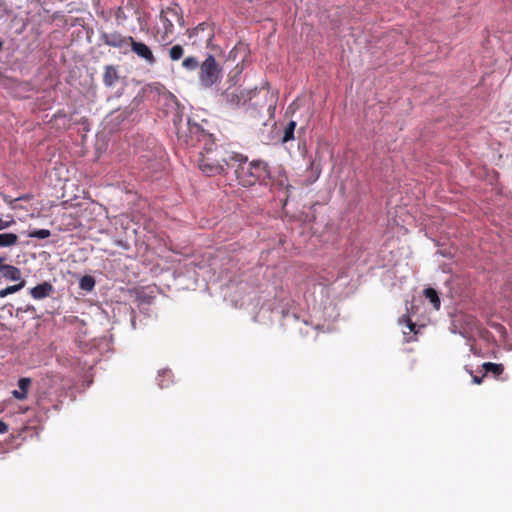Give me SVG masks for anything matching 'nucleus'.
<instances>
[{"label":"nucleus","instance_id":"obj_28","mask_svg":"<svg viewBox=\"0 0 512 512\" xmlns=\"http://www.w3.org/2000/svg\"><path fill=\"white\" fill-rule=\"evenodd\" d=\"M8 266H9L8 264L4 263V258L0 257V272L3 273L6 269V267H8Z\"/></svg>","mask_w":512,"mask_h":512},{"label":"nucleus","instance_id":"obj_23","mask_svg":"<svg viewBox=\"0 0 512 512\" xmlns=\"http://www.w3.org/2000/svg\"><path fill=\"white\" fill-rule=\"evenodd\" d=\"M8 218L9 219H7V220L0 218V231L15 224V220H14L13 216H8Z\"/></svg>","mask_w":512,"mask_h":512},{"label":"nucleus","instance_id":"obj_26","mask_svg":"<svg viewBox=\"0 0 512 512\" xmlns=\"http://www.w3.org/2000/svg\"><path fill=\"white\" fill-rule=\"evenodd\" d=\"M485 376H486L485 373L482 376H473V380L472 381H473L474 384H478L479 385V384L482 383L483 378Z\"/></svg>","mask_w":512,"mask_h":512},{"label":"nucleus","instance_id":"obj_20","mask_svg":"<svg viewBox=\"0 0 512 512\" xmlns=\"http://www.w3.org/2000/svg\"><path fill=\"white\" fill-rule=\"evenodd\" d=\"M50 235H51V232L48 229H38V230H33L28 233L29 237L37 238V239H46V238L50 237Z\"/></svg>","mask_w":512,"mask_h":512},{"label":"nucleus","instance_id":"obj_7","mask_svg":"<svg viewBox=\"0 0 512 512\" xmlns=\"http://www.w3.org/2000/svg\"><path fill=\"white\" fill-rule=\"evenodd\" d=\"M129 46L131 47V51H133L138 57L144 59L148 64L154 65L156 63L155 56L145 43L138 42L132 37V41Z\"/></svg>","mask_w":512,"mask_h":512},{"label":"nucleus","instance_id":"obj_14","mask_svg":"<svg viewBox=\"0 0 512 512\" xmlns=\"http://www.w3.org/2000/svg\"><path fill=\"white\" fill-rule=\"evenodd\" d=\"M424 295L432 303V305H433V307L435 309L438 310L440 308L441 301H440L438 293H437V291L435 289H433V288H426L424 290Z\"/></svg>","mask_w":512,"mask_h":512},{"label":"nucleus","instance_id":"obj_16","mask_svg":"<svg viewBox=\"0 0 512 512\" xmlns=\"http://www.w3.org/2000/svg\"><path fill=\"white\" fill-rule=\"evenodd\" d=\"M95 286V279L90 275L83 276L79 281V287L85 291H92Z\"/></svg>","mask_w":512,"mask_h":512},{"label":"nucleus","instance_id":"obj_1","mask_svg":"<svg viewBox=\"0 0 512 512\" xmlns=\"http://www.w3.org/2000/svg\"><path fill=\"white\" fill-rule=\"evenodd\" d=\"M178 140L189 147L203 145L198 159L200 170L207 176L225 173L227 167H234V161H244V155L229 151L223 145H217L212 136L190 119L184 122L182 117L174 120Z\"/></svg>","mask_w":512,"mask_h":512},{"label":"nucleus","instance_id":"obj_22","mask_svg":"<svg viewBox=\"0 0 512 512\" xmlns=\"http://www.w3.org/2000/svg\"><path fill=\"white\" fill-rule=\"evenodd\" d=\"M29 199H30V195H23V196H20L17 198H12L11 196H8V195H3V201L5 203H7L12 209L16 208V206L14 205L15 202H17L19 200H29Z\"/></svg>","mask_w":512,"mask_h":512},{"label":"nucleus","instance_id":"obj_19","mask_svg":"<svg viewBox=\"0 0 512 512\" xmlns=\"http://www.w3.org/2000/svg\"><path fill=\"white\" fill-rule=\"evenodd\" d=\"M182 66L185 69L190 70V71L195 70L196 68L200 67L199 61L197 60L196 57H193V56L186 57L182 62Z\"/></svg>","mask_w":512,"mask_h":512},{"label":"nucleus","instance_id":"obj_9","mask_svg":"<svg viewBox=\"0 0 512 512\" xmlns=\"http://www.w3.org/2000/svg\"><path fill=\"white\" fill-rule=\"evenodd\" d=\"M119 79L117 67L114 65L105 66L103 83L107 87H113Z\"/></svg>","mask_w":512,"mask_h":512},{"label":"nucleus","instance_id":"obj_6","mask_svg":"<svg viewBox=\"0 0 512 512\" xmlns=\"http://www.w3.org/2000/svg\"><path fill=\"white\" fill-rule=\"evenodd\" d=\"M100 40L104 45L109 47L123 49L129 46L132 41V36H124L118 31L102 32Z\"/></svg>","mask_w":512,"mask_h":512},{"label":"nucleus","instance_id":"obj_18","mask_svg":"<svg viewBox=\"0 0 512 512\" xmlns=\"http://www.w3.org/2000/svg\"><path fill=\"white\" fill-rule=\"evenodd\" d=\"M184 55V49L181 45L177 44L170 48L169 57L172 61L180 60Z\"/></svg>","mask_w":512,"mask_h":512},{"label":"nucleus","instance_id":"obj_29","mask_svg":"<svg viewBox=\"0 0 512 512\" xmlns=\"http://www.w3.org/2000/svg\"><path fill=\"white\" fill-rule=\"evenodd\" d=\"M122 9L121 8H118V11H117V14H116V18L117 19H120L122 17Z\"/></svg>","mask_w":512,"mask_h":512},{"label":"nucleus","instance_id":"obj_25","mask_svg":"<svg viewBox=\"0 0 512 512\" xmlns=\"http://www.w3.org/2000/svg\"><path fill=\"white\" fill-rule=\"evenodd\" d=\"M8 431V425L0 420V434L6 433Z\"/></svg>","mask_w":512,"mask_h":512},{"label":"nucleus","instance_id":"obj_12","mask_svg":"<svg viewBox=\"0 0 512 512\" xmlns=\"http://www.w3.org/2000/svg\"><path fill=\"white\" fill-rule=\"evenodd\" d=\"M18 243V236L15 233H0V247H10Z\"/></svg>","mask_w":512,"mask_h":512},{"label":"nucleus","instance_id":"obj_17","mask_svg":"<svg viewBox=\"0 0 512 512\" xmlns=\"http://www.w3.org/2000/svg\"><path fill=\"white\" fill-rule=\"evenodd\" d=\"M295 128H296V122L290 121L284 130V134L282 137L283 142H288V141H291L294 139Z\"/></svg>","mask_w":512,"mask_h":512},{"label":"nucleus","instance_id":"obj_24","mask_svg":"<svg viewBox=\"0 0 512 512\" xmlns=\"http://www.w3.org/2000/svg\"><path fill=\"white\" fill-rule=\"evenodd\" d=\"M400 322H405L407 328L410 332L414 331L415 324L412 322V320L408 316H404L400 319Z\"/></svg>","mask_w":512,"mask_h":512},{"label":"nucleus","instance_id":"obj_3","mask_svg":"<svg viewBox=\"0 0 512 512\" xmlns=\"http://www.w3.org/2000/svg\"><path fill=\"white\" fill-rule=\"evenodd\" d=\"M256 93H258L257 88L245 89L240 86H231L228 87L221 96L228 108L236 109L251 101Z\"/></svg>","mask_w":512,"mask_h":512},{"label":"nucleus","instance_id":"obj_13","mask_svg":"<svg viewBox=\"0 0 512 512\" xmlns=\"http://www.w3.org/2000/svg\"><path fill=\"white\" fill-rule=\"evenodd\" d=\"M3 277L12 281H21V271L19 268L9 265L2 273Z\"/></svg>","mask_w":512,"mask_h":512},{"label":"nucleus","instance_id":"obj_10","mask_svg":"<svg viewBox=\"0 0 512 512\" xmlns=\"http://www.w3.org/2000/svg\"><path fill=\"white\" fill-rule=\"evenodd\" d=\"M31 386V379L24 377L18 381L19 390H13L12 395L17 400H25L27 398L28 390Z\"/></svg>","mask_w":512,"mask_h":512},{"label":"nucleus","instance_id":"obj_11","mask_svg":"<svg viewBox=\"0 0 512 512\" xmlns=\"http://www.w3.org/2000/svg\"><path fill=\"white\" fill-rule=\"evenodd\" d=\"M482 367L485 371V375L491 373L496 378H498L504 372V366L501 363L485 362L483 363Z\"/></svg>","mask_w":512,"mask_h":512},{"label":"nucleus","instance_id":"obj_15","mask_svg":"<svg viewBox=\"0 0 512 512\" xmlns=\"http://www.w3.org/2000/svg\"><path fill=\"white\" fill-rule=\"evenodd\" d=\"M25 280H21L18 284L8 286L4 289H0V298H4L10 294L16 293L25 286Z\"/></svg>","mask_w":512,"mask_h":512},{"label":"nucleus","instance_id":"obj_4","mask_svg":"<svg viewBox=\"0 0 512 512\" xmlns=\"http://www.w3.org/2000/svg\"><path fill=\"white\" fill-rule=\"evenodd\" d=\"M199 68L200 83L206 88L213 86L220 78L221 68L212 55H208Z\"/></svg>","mask_w":512,"mask_h":512},{"label":"nucleus","instance_id":"obj_21","mask_svg":"<svg viewBox=\"0 0 512 512\" xmlns=\"http://www.w3.org/2000/svg\"><path fill=\"white\" fill-rule=\"evenodd\" d=\"M275 187H281L285 189V202L289 197V190L292 189V186L288 183V179L286 177L279 179L277 182L273 184Z\"/></svg>","mask_w":512,"mask_h":512},{"label":"nucleus","instance_id":"obj_27","mask_svg":"<svg viewBox=\"0 0 512 512\" xmlns=\"http://www.w3.org/2000/svg\"><path fill=\"white\" fill-rule=\"evenodd\" d=\"M207 24L206 23H200L195 29H194V32L195 34H197L199 31H204V29L206 28Z\"/></svg>","mask_w":512,"mask_h":512},{"label":"nucleus","instance_id":"obj_8","mask_svg":"<svg viewBox=\"0 0 512 512\" xmlns=\"http://www.w3.org/2000/svg\"><path fill=\"white\" fill-rule=\"evenodd\" d=\"M54 291V287L49 282H43L30 290L33 299L41 300L49 297Z\"/></svg>","mask_w":512,"mask_h":512},{"label":"nucleus","instance_id":"obj_2","mask_svg":"<svg viewBox=\"0 0 512 512\" xmlns=\"http://www.w3.org/2000/svg\"><path fill=\"white\" fill-rule=\"evenodd\" d=\"M244 159V161H234L236 178L242 186L250 187L270 178V169L265 161L253 160L248 163L246 156Z\"/></svg>","mask_w":512,"mask_h":512},{"label":"nucleus","instance_id":"obj_5","mask_svg":"<svg viewBox=\"0 0 512 512\" xmlns=\"http://www.w3.org/2000/svg\"><path fill=\"white\" fill-rule=\"evenodd\" d=\"M160 20L164 27L163 38L173 33L174 22H177L181 26L184 25L182 10L177 4H173L166 9H162L160 12Z\"/></svg>","mask_w":512,"mask_h":512}]
</instances>
